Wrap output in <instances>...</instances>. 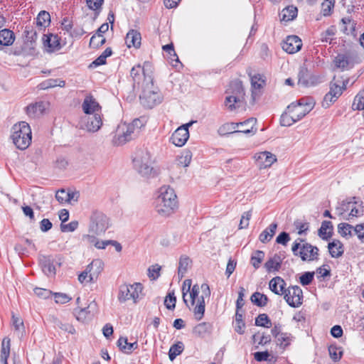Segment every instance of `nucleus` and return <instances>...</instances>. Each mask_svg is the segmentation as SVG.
I'll use <instances>...</instances> for the list:
<instances>
[{"label": "nucleus", "instance_id": "f257e3e1", "mask_svg": "<svg viewBox=\"0 0 364 364\" xmlns=\"http://www.w3.org/2000/svg\"><path fill=\"white\" fill-rule=\"evenodd\" d=\"M178 200L174 190L168 186L159 189V195L156 199V210L164 216H168L177 208Z\"/></svg>", "mask_w": 364, "mask_h": 364}, {"label": "nucleus", "instance_id": "f03ea898", "mask_svg": "<svg viewBox=\"0 0 364 364\" xmlns=\"http://www.w3.org/2000/svg\"><path fill=\"white\" fill-rule=\"evenodd\" d=\"M133 163L135 169L142 177L153 178L159 173L158 170L153 166L154 160L150 151L146 149L136 151Z\"/></svg>", "mask_w": 364, "mask_h": 364}, {"label": "nucleus", "instance_id": "7ed1b4c3", "mask_svg": "<svg viewBox=\"0 0 364 364\" xmlns=\"http://www.w3.org/2000/svg\"><path fill=\"white\" fill-rule=\"evenodd\" d=\"M146 83H142L141 94L139 99L141 104L146 108L151 109L154 106L161 103V97L156 87L154 85L153 77L147 76L146 78Z\"/></svg>", "mask_w": 364, "mask_h": 364}, {"label": "nucleus", "instance_id": "20e7f679", "mask_svg": "<svg viewBox=\"0 0 364 364\" xmlns=\"http://www.w3.org/2000/svg\"><path fill=\"white\" fill-rule=\"evenodd\" d=\"M11 138L15 146L21 150L28 147L31 142V129L26 122H21L13 126Z\"/></svg>", "mask_w": 364, "mask_h": 364}, {"label": "nucleus", "instance_id": "39448f33", "mask_svg": "<svg viewBox=\"0 0 364 364\" xmlns=\"http://www.w3.org/2000/svg\"><path fill=\"white\" fill-rule=\"evenodd\" d=\"M143 123L139 119H135L130 124L122 123L116 131L114 143L117 145H122L132 140L139 132Z\"/></svg>", "mask_w": 364, "mask_h": 364}, {"label": "nucleus", "instance_id": "423d86ee", "mask_svg": "<svg viewBox=\"0 0 364 364\" xmlns=\"http://www.w3.org/2000/svg\"><path fill=\"white\" fill-rule=\"evenodd\" d=\"M291 251L294 255L300 257L302 261L311 262L318 259V248L301 238L294 242Z\"/></svg>", "mask_w": 364, "mask_h": 364}, {"label": "nucleus", "instance_id": "0eeeda50", "mask_svg": "<svg viewBox=\"0 0 364 364\" xmlns=\"http://www.w3.org/2000/svg\"><path fill=\"white\" fill-rule=\"evenodd\" d=\"M226 93L225 104L230 110L235 109L244 102L245 92L240 80L232 81Z\"/></svg>", "mask_w": 364, "mask_h": 364}, {"label": "nucleus", "instance_id": "6e6552de", "mask_svg": "<svg viewBox=\"0 0 364 364\" xmlns=\"http://www.w3.org/2000/svg\"><path fill=\"white\" fill-rule=\"evenodd\" d=\"M130 75L134 82V88L137 87L139 89L142 83L144 85L146 83V78L147 76L153 77L152 66L149 62H145L142 66L139 64L132 68Z\"/></svg>", "mask_w": 364, "mask_h": 364}, {"label": "nucleus", "instance_id": "1a4fd4ad", "mask_svg": "<svg viewBox=\"0 0 364 364\" xmlns=\"http://www.w3.org/2000/svg\"><path fill=\"white\" fill-rule=\"evenodd\" d=\"M109 226V218L101 212H95L90 217L89 233L100 235L105 232Z\"/></svg>", "mask_w": 364, "mask_h": 364}, {"label": "nucleus", "instance_id": "9d476101", "mask_svg": "<svg viewBox=\"0 0 364 364\" xmlns=\"http://www.w3.org/2000/svg\"><path fill=\"white\" fill-rule=\"evenodd\" d=\"M143 290V287L140 283L134 284H122L119 287L118 299L121 302L132 299L134 303L140 298Z\"/></svg>", "mask_w": 364, "mask_h": 364}, {"label": "nucleus", "instance_id": "9b49d317", "mask_svg": "<svg viewBox=\"0 0 364 364\" xmlns=\"http://www.w3.org/2000/svg\"><path fill=\"white\" fill-rule=\"evenodd\" d=\"M257 120L255 118H250L247 120L240 123H230L223 125L219 129V133L222 134L223 130L230 131V134L244 133L250 134L253 132L254 127L255 126Z\"/></svg>", "mask_w": 364, "mask_h": 364}, {"label": "nucleus", "instance_id": "f8f14e48", "mask_svg": "<svg viewBox=\"0 0 364 364\" xmlns=\"http://www.w3.org/2000/svg\"><path fill=\"white\" fill-rule=\"evenodd\" d=\"M102 125L101 114L84 115L80 118L78 123V127L80 129L92 133L97 132Z\"/></svg>", "mask_w": 364, "mask_h": 364}, {"label": "nucleus", "instance_id": "ddd939ff", "mask_svg": "<svg viewBox=\"0 0 364 364\" xmlns=\"http://www.w3.org/2000/svg\"><path fill=\"white\" fill-rule=\"evenodd\" d=\"M284 299L291 307H299L302 304L303 292L299 286L289 287L285 289Z\"/></svg>", "mask_w": 364, "mask_h": 364}, {"label": "nucleus", "instance_id": "4468645a", "mask_svg": "<svg viewBox=\"0 0 364 364\" xmlns=\"http://www.w3.org/2000/svg\"><path fill=\"white\" fill-rule=\"evenodd\" d=\"M193 122V121H191L187 124H183L175 130L171 137V140L173 144L177 146H182L186 143L189 138L188 128Z\"/></svg>", "mask_w": 364, "mask_h": 364}, {"label": "nucleus", "instance_id": "2eb2a0df", "mask_svg": "<svg viewBox=\"0 0 364 364\" xmlns=\"http://www.w3.org/2000/svg\"><path fill=\"white\" fill-rule=\"evenodd\" d=\"M200 288L203 294L200 297L198 298L197 304L193 309L195 318L198 321L202 319L205 313V298L209 297L210 295V291L207 284H203Z\"/></svg>", "mask_w": 364, "mask_h": 364}, {"label": "nucleus", "instance_id": "dca6fc26", "mask_svg": "<svg viewBox=\"0 0 364 364\" xmlns=\"http://www.w3.org/2000/svg\"><path fill=\"white\" fill-rule=\"evenodd\" d=\"M348 79H343V77L336 78L335 77L331 81L329 87L330 90L328 92L329 94H331L333 97L338 99L339 97L342 95L343 90L346 89L347 84L348 83Z\"/></svg>", "mask_w": 364, "mask_h": 364}, {"label": "nucleus", "instance_id": "f3484780", "mask_svg": "<svg viewBox=\"0 0 364 364\" xmlns=\"http://www.w3.org/2000/svg\"><path fill=\"white\" fill-rule=\"evenodd\" d=\"M82 109L85 115L101 114V107L92 96H87L85 98Z\"/></svg>", "mask_w": 364, "mask_h": 364}, {"label": "nucleus", "instance_id": "a211bd4d", "mask_svg": "<svg viewBox=\"0 0 364 364\" xmlns=\"http://www.w3.org/2000/svg\"><path fill=\"white\" fill-rule=\"evenodd\" d=\"M301 40L296 36H289L282 43V49L289 54H293L301 48Z\"/></svg>", "mask_w": 364, "mask_h": 364}, {"label": "nucleus", "instance_id": "6ab92c4d", "mask_svg": "<svg viewBox=\"0 0 364 364\" xmlns=\"http://www.w3.org/2000/svg\"><path fill=\"white\" fill-rule=\"evenodd\" d=\"M87 271H90L88 282H95L104 269V262L102 259H94L87 266Z\"/></svg>", "mask_w": 364, "mask_h": 364}, {"label": "nucleus", "instance_id": "aec40b11", "mask_svg": "<svg viewBox=\"0 0 364 364\" xmlns=\"http://www.w3.org/2000/svg\"><path fill=\"white\" fill-rule=\"evenodd\" d=\"M43 43L46 50L49 53L60 48V38L57 35H43Z\"/></svg>", "mask_w": 364, "mask_h": 364}, {"label": "nucleus", "instance_id": "412c9836", "mask_svg": "<svg viewBox=\"0 0 364 364\" xmlns=\"http://www.w3.org/2000/svg\"><path fill=\"white\" fill-rule=\"evenodd\" d=\"M333 62L336 67L341 70H348L353 66V59L348 54H338Z\"/></svg>", "mask_w": 364, "mask_h": 364}, {"label": "nucleus", "instance_id": "4be33fe9", "mask_svg": "<svg viewBox=\"0 0 364 364\" xmlns=\"http://www.w3.org/2000/svg\"><path fill=\"white\" fill-rule=\"evenodd\" d=\"M286 282L280 277L272 279L269 283V289L276 294L283 295L285 291Z\"/></svg>", "mask_w": 364, "mask_h": 364}, {"label": "nucleus", "instance_id": "5701e85b", "mask_svg": "<svg viewBox=\"0 0 364 364\" xmlns=\"http://www.w3.org/2000/svg\"><path fill=\"white\" fill-rule=\"evenodd\" d=\"M213 330V325L209 322H203L196 325L193 333L195 336L200 338H205L211 333Z\"/></svg>", "mask_w": 364, "mask_h": 364}, {"label": "nucleus", "instance_id": "b1692460", "mask_svg": "<svg viewBox=\"0 0 364 364\" xmlns=\"http://www.w3.org/2000/svg\"><path fill=\"white\" fill-rule=\"evenodd\" d=\"M141 34L135 30L129 31L125 38L126 44L129 48L132 46L139 48L141 45Z\"/></svg>", "mask_w": 364, "mask_h": 364}, {"label": "nucleus", "instance_id": "393cba45", "mask_svg": "<svg viewBox=\"0 0 364 364\" xmlns=\"http://www.w3.org/2000/svg\"><path fill=\"white\" fill-rule=\"evenodd\" d=\"M44 110L45 106L42 102L31 104L26 107L27 114L32 118L40 117L42 115Z\"/></svg>", "mask_w": 364, "mask_h": 364}, {"label": "nucleus", "instance_id": "a878e982", "mask_svg": "<svg viewBox=\"0 0 364 364\" xmlns=\"http://www.w3.org/2000/svg\"><path fill=\"white\" fill-rule=\"evenodd\" d=\"M117 346L123 353L127 354H130L134 349L138 348V343L136 342L128 343L127 338L124 337H120L119 338Z\"/></svg>", "mask_w": 364, "mask_h": 364}, {"label": "nucleus", "instance_id": "bb28decb", "mask_svg": "<svg viewBox=\"0 0 364 364\" xmlns=\"http://www.w3.org/2000/svg\"><path fill=\"white\" fill-rule=\"evenodd\" d=\"M333 225L331 221L324 220L318 229V236L324 240H328L332 236Z\"/></svg>", "mask_w": 364, "mask_h": 364}, {"label": "nucleus", "instance_id": "cd10ccee", "mask_svg": "<svg viewBox=\"0 0 364 364\" xmlns=\"http://www.w3.org/2000/svg\"><path fill=\"white\" fill-rule=\"evenodd\" d=\"M11 341L8 338H4L1 343L0 352V364H8L7 360L10 355Z\"/></svg>", "mask_w": 364, "mask_h": 364}, {"label": "nucleus", "instance_id": "c85d7f7f", "mask_svg": "<svg viewBox=\"0 0 364 364\" xmlns=\"http://www.w3.org/2000/svg\"><path fill=\"white\" fill-rule=\"evenodd\" d=\"M277 228V223H272L268 228L262 232L259 236V240L262 243H267L269 242L276 232Z\"/></svg>", "mask_w": 364, "mask_h": 364}, {"label": "nucleus", "instance_id": "c756f323", "mask_svg": "<svg viewBox=\"0 0 364 364\" xmlns=\"http://www.w3.org/2000/svg\"><path fill=\"white\" fill-rule=\"evenodd\" d=\"M289 111L291 112L296 120L299 121L306 116L309 112L304 109V107L299 103H291L288 107Z\"/></svg>", "mask_w": 364, "mask_h": 364}, {"label": "nucleus", "instance_id": "7c9ffc66", "mask_svg": "<svg viewBox=\"0 0 364 364\" xmlns=\"http://www.w3.org/2000/svg\"><path fill=\"white\" fill-rule=\"evenodd\" d=\"M298 10L296 6H288L282 11L281 21L288 22L297 16Z\"/></svg>", "mask_w": 364, "mask_h": 364}, {"label": "nucleus", "instance_id": "2f4dec72", "mask_svg": "<svg viewBox=\"0 0 364 364\" xmlns=\"http://www.w3.org/2000/svg\"><path fill=\"white\" fill-rule=\"evenodd\" d=\"M328 248L332 257H339L343 253V244L339 240L329 242Z\"/></svg>", "mask_w": 364, "mask_h": 364}, {"label": "nucleus", "instance_id": "473e14b6", "mask_svg": "<svg viewBox=\"0 0 364 364\" xmlns=\"http://www.w3.org/2000/svg\"><path fill=\"white\" fill-rule=\"evenodd\" d=\"M14 33L9 29L0 31V44L2 46H10L14 41Z\"/></svg>", "mask_w": 364, "mask_h": 364}, {"label": "nucleus", "instance_id": "72a5a7b5", "mask_svg": "<svg viewBox=\"0 0 364 364\" xmlns=\"http://www.w3.org/2000/svg\"><path fill=\"white\" fill-rule=\"evenodd\" d=\"M41 264L43 272L47 276L50 277L55 274V268L50 258L43 257L41 260Z\"/></svg>", "mask_w": 364, "mask_h": 364}, {"label": "nucleus", "instance_id": "f704fd0d", "mask_svg": "<svg viewBox=\"0 0 364 364\" xmlns=\"http://www.w3.org/2000/svg\"><path fill=\"white\" fill-rule=\"evenodd\" d=\"M257 161H261L263 163V166L264 168L269 167L274 161H276L277 159L274 155L268 151H264L259 154L257 158Z\"/></svg>", "mask_w": 364, "mask_h": 364}, {"label": "nucleus", "instance_id": "c9c22d12", "mask_svg": "<svg viewBox=\"0 0 364 364\" xmlns=\"http://www.w3.org/2000/svg\"><path fill=\"white\" fill-rule=\"evenodd\" d=\"M191 262V261L188 257L184 255L181 257L178 270V275L180 279L185 276Z\"/></svg>", "mask_w": 364, "mask_h": 364}, {"label": "nucleus", "instance_id": "e433bc0d", "mask_svg": "<svg viewBox=\"0 0 364 364\" xmlns=\"http://www.w3.org/2000/svg\"><path fill=\"white\" fill-rule=\"evenodd\" d=\"M97 306V304L95 301L91 302L87 308H80L75 309L76 318L78 321H83L88 314L90 313V309L94 311Z\"/></svg>", "mask_w": 364, "mask_h": 364}, {"label": "nucleus", "instance_id": "4c0bfd02", "mask_svg": "<svg viewBox=\"0 0 364 364\" xmlns=\"http://www.w3.org/2000/svg\"><path fill=\"white\" fill-rule=\"evenodd\" d=\"M52 321L55 328H59L63 331L68 332L70 334L75 333V329L70 323L66 322L64 323L55 317L52 318Z\"/></svg>", "mask_w": 364, "mask_h": 364}, {"label": "nucleus", "instance_id": "58836bf2", "mask_svg": "<svg viewBox=\"0 0 364 364\" xmlns=\"http://www.w3.org/2000/svg\"><path fill=\"white\" fill-rule=\"evenodd\" d=\"M251 301L259 307L265 306L268 302V297L260 292H255L250 297Z\"/></svg>", "mask_w": 364, "mask_h": 364}, {"label": "nucleus", "instance_id": "ea45409f", "mask_svg": "<svg viewBox=\"0 0 364 364\" xmlns=\"http://www.w3.org/2000/svg\"><path fill=\"white\" fill-rule=\"evenodd\" d=\"M355 227L346 223H342L338 225V232L342 237H352Z\"/></svg>", "mask_w": 364, "mask_h": 364}, {"label": "nucleus", "instance_id": "a19ab883", "mask_svg": "<svg viewBox=\"0 0 364 364\" xmlns=\"http://www.w3.org/2000/svg\"><path fill=\"white\" fill-rule=\"evenodd\" d=\"M192 156L193 154L190 150H183L177 158L178 164L183 167L188 166L191 164Z\"/></svg>", "mask_w": 364, "mask_h": 364}, {"label": "nucleus", "instance_id": "79ce46f5", "mask_svg": "<svg viewBox=\"0 0 364 364\" xmlns=\"http://www.w3.org/2000/svg\"><path fill=\"white\" fill-rule=\"evenodd\" d=\"M184 349L183 343L181 341L171 346L168 352L169 359L172 361L176 357L180 355Z\"/></svg>", "mask_w": 364, "mask_h": 364}, {"label": "nucleus", "instance_id": "37998d69", "mask_svg": "<svg viewBox=\"0 0 364 364\" xmlns=\"http://www.w3.org/2000/svg\"><path fill=\"white\" fill-rule=\"evenodd\" d=\"M264 258V252L261 250L255 251L250 259V262L255 269H258Z\"/></svg>", "mask_w": 364, "mask_h": 364}, {"label": "nucleus", "instance_id": "c03bdc74", "mask_svg": "<svg viewBox=\"0 0 364 364\" xmlns=\"http://www.w3.org/2000/svg\"><path fill=\"white\" fill-rule=\"evenodd\" d=\"M352 109L353 110L364 109V90L360 91L355 97L352 104Z\"/></svg>", "mask_w": 364, "mask_h": 364}, {"label": "nucleus", "instance_id": "a18cd8bd", "mask_svg": "<svg viewBox=\"0 0 364 364\" xmlns=\"http://www.w3.org/2000/svg\"><path fill=\"white\" fill-rule=\"evenodd\" d=\"M355 205H357V203L355 202H353L350 200H343L339 205V206H338L336 208V210L338 215L343 217V216H345L344 215L346 212H348V211L350 212L351 206Z\"/></svg>", "mask_w": 364, "mask_h": 364}, {"label": "nucleus", "instance_id": "49530a36", "mask_svg": "<svg viewBox=\"0 0 364 364\" xmlns=\"http://www.w3.org/2000/svg\"><path fill=\"white\" fill-rule=\"evenodd\" d=\"M297 122L294 117L292 115L291 112L289 111V109H287V111L282 114L280 119V123L282 126L289 127Z\"/></svg>", "mask_w": 364, "mask_h": 364}, {"label": "nucleus", "instance_id": "de8ad7c7", "mask_svg": "<svg viewBox=\"0 0 364 364\" xmlns=\"http://www.w3.org/2000/svg\"><path fill=\"white\" fill-rule=\"evenodd\" d=\"M50 21V16L48 12L41 11L36 18V24L40 26L46 27Z\"/></svg>", "mask_w": 364, "mask_h": 364}, {"label": "nucleus", "instance_id": "09e8293b", "mask_svg": "<svg viewBox=\"0 0 364 364\" xmlns=\"http://www.w3.org/2000/svg\"><path fill=\"white\" fill-rule=\"evenodd\" d=\"M308 77V69L305 67H301L298 74V84L304 86H308L309 85Z\"/></svg>", "mask_w": 364, "mask_h": 364}, {"label": "nucleus", "instance_id": "8fccbe9b", "mask_svg": "<svg viewBox=\"0 0 364 364\" xmlns=\"http://www.w3.org/2000/svg\"><path fill=\"white\" fill-rule=\"evenodd\" d=\"M343 25V31L349 34L355 31V23L350 18L345 17L341 20Z\"/></svg>", "mask_w": 364, "mask_h": 364}, {"label": "nucleus", "instance_id": "3c124183", "mask_svg": "<svg viewBox=\"0 0 364 364\" xmlns=\"http://www.w3.org/2000/svg\"><path fill=\"white\" fill-rule=\"evenodd\" d=\"M245 324L242 321V314L240 313V311H236L235 326V331L240 334H243V328H245Z\"/></svg>", "mask_w": 364, "mask_h": 364}, {"label": "nucleus", "instance_id": "603ef678", "mask_svg": "<svg viewBox=\"0 0 364 364\" xmlns=\"http://www.w3.org/2000/svg\"><path fill=\"white\" fill-rule=\"evenodd\" d=\"M12 323H13V326H14L15 331L16 332H18V335L19 334L23 335V333L24 332V325H23V320L21 318L16 316L13 314H12Z\"/></svg>", "mask_w": 364, "mask_h": 364}, {"label": "nucleus", "instance_id": "864d4df0", "mask_svg": "<svg viewBox=\"0 0 364 364\" xmlns=\"http://www.w3.org/2000/svg\"><path fill=\"white\" fill-rule=\"evenodd\" d=\"M255 324L259 326L269 328L272 326V322L267 314H262L257 317Z\"/></svg>", "mask_w": 364, "mask_h": 364}, {"label": "nucleus", "instance_id": "5fc2aeb1", "mask_svg": "<svg viewBox=\"0 0 364 364\" xmlns=\"http://www.w3.org/2000/svg\"><path fill=\"white\" fill-rule=\"evenodd\" d=\"M363 213V208L359 205L357 207L356 205H352L350 212L346 215L343 216V219L350 220L351 217H359L362 215Z\"/></svg>", "mask_w": 364, "mask_h": 364}, {"label": "nucleus", "instance_id": "6e6d98bb", "mask_svg": "<svg viewBox=\"0 0 364 364\" xmlns=\"http://www.w3.org/2000/svg\"><path fill=\"white\" fill-rule=\"evenodd\" d=\"M335 0H324L321 4V11L323 16L330 15L333 8L334 7Z\"/></svg>", "mask_w": 364, "mask_h": 364}, {"label": "nucleus", "instance_id": "4d7b16f0", "mask_svg": "<svg viewBox=\"0 0 364 364\" xmlns=\"http://www.w3.org/2000/svg\"><path fill=\"white\" fill-rule=\"evenodd\" d=\"M297 103L304 107V109L306 110L307 112H309L315 105L314 100L309 97L301 98Z\"/></svg>", "mask_w": 364, "mask_h": 364}, {"label": "nucleus", "instance_id": "13d9d810", "mask_svg": "<svg viewBox=\"0 0 364 364\" xmlns=\"http://www.w3.org/2000/svg\"><path fill=\"white\" fill-rule=\"evenodd\" d=\"M96 235L93 234H87L85 235L82 237V240L85 242L87 245H92L95 246L96 247H103V246H100V241L95 237Z\"/></svg>", "mask_w": 364, "mask_h": 364}, {"label": "nucleus", "instance_id": "bf43d9fd", "mask_svg": "<svg viewBox=\"0 0 364 364\" xmlns=\"http://www.w3.org/2000/svg\"><path fill=\"white\" fill-rule=\"evenodd\" d=\"M176 303V298L174 293H168V296L164 300V305L168 309L172 310L175 308Z\"/></svg>", "mask_w": 364, "mask_h": 364}, {"label": "nucleus", "instance_id": "052dcab7", "mask_svg": "<svg viewBox=\"0 0 364 364\" xmlns=\"http://www.w3.org/2000/svg\"><path fill=\"white\" fill-rule=\"evenodd\" d=\"M251 84L253 89H260L264 85V80L259 75H254L251 77Z\"/></svg>", "mask_w": 364, "mask_h": 364}, {"label": "nucleus", "instance_id": "680f3d73", "mask_svg": "<svg viewBox=\"0 0 364 364\" xmlns=\"http://www.w3.org/2000/svg\"><path fill=\"white\" fill-rule=\"evenodd\" d=\"M291 341V338L290 335L287 333H282L277 338V344L284 346V347L289 346Z\"/></svg>", "mask_w": 364, "mask_h": 364}, {"label": "nucleus", "instance_id": "e2e57ef3", "mask_svg": "<svg viewBox=\"0 0 364 364\" xmlns=\"http://www.w3.org/2000/svg\"><path fill=\"white\" fill-rule=\"evenodd\" d=\"M338 99L333 97L331 94H329L328 92L326 93L323 97V100L321 102L322 107L326 109L328 108L331 105H333L334 102H336Z\"/></svg>", "mask_w": 364, "mask_h": 364}, {"label": "nucleus", "instance_id": "0e129e2a", "mask_svg": "<svg viewBox=\"0 0 364 364\" xmlns=\"http://www.w3.org/2000/svg\"><path fill=\"white\" fill-rule=\"evenodd\" d=\"M55 301L58 304H66L69 302L72 298L65 293H54Z\"/></svg>", "mask_w": 364, "mask_h": 364}, {"label": "nucleus", "instance_id": "69168bd1", "mask_svg": "<svg viewBox=\"0 0 364 364\" xmlns=\"http://www.w3.org/2000/svg\"><path fill=\"white\" fill-rule=\"evenodd\" d=\"M252 216V211L249 210L245 212L242 215L240 223V228H246L249 226V222Z\"/></svg>", "mask_w": 364, "mask_h": 364}, {"label": "nucleus", "instance_id": "338daca9", "mask_svg": "<svg viewBox=\"0 0 364 364\" xmlns=\"http://www.w3.org/2000/svg\"><path fill=\"white\" fill-rule=\"evenodd\" d=\"M264 267L268 272H278L281 268L277 263L269 258L264 264Z\"/></svg>", "mask_w": 364, "mask_h": 364}, {"label": "nucleus", "instance_id": "774afa93", "mask_svg": "<svg viewBox=\"0 0 364 364\" xmlns=\"http://www.w3.org/2000/svg\"><path fill=\"white\" fill-rule=\"evenodd\" d=\"M106 40L104 37H98L92 36L90 41V46L92 48H99L105 43Z\"/></svg>", "mask_w": 364, "mask_h": 364}]
</instances>
